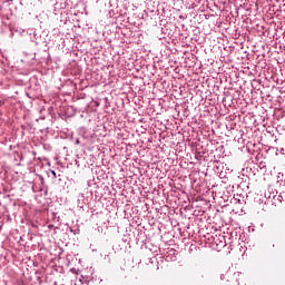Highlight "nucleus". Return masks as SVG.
I'll use <instances>...</instances> for the list:
<instances>
[{
    "instance_id": "f257e3e1",
    "label": "nucleus",
    "mask_w": 285,
    "mask_h": 285,
    "mask_svg": "<svg viewBox=\"0 0 285 285\" xmlns=\"http://www.w3.org/2000/svg\"><path fill=\"white\" fill-rule=\"evenodd\" d=\"M92 278L94 271L89 269L81 273V278H79V282H81V284H89V282H92Z\"/></svg>"
},
{
    "instance_id": "f03ea898",
    "label": "nucleus",
    "mask_w": 285,
    "mask_h": 285,
    "mask_svg": "<svg viewBox=\"0 0 285 285\" xmlns=\"http://www.w3.org/2000/svg\"><path fill=\"white\" fill-rule=\"evenodd\" d=\"M240 282H244L243 273H234V276L232 277V284H240Z\"/></svg>"
},
{
    "instance_id": "7ed1b4c3",
    "label": "nucleus",
    "mask_w": 285,
    "mask_h": 285,
    "mask_svg": "<svg viewBox=\"0 0 285 285\" xmlns=\"http://www.w3.org/2000/svg\"><path fill=\"white\" fill-rule=\"evenodd\" d=\"M53 177H57V171L52 170Z\"/></svg>"
}]
</instances>
